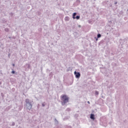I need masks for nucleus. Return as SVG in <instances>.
<instances>
[{"label": "nucleus", "instance_id": "obj_15", "mask_svg": "<svg viewBox=\"0 0 128 128\" xmlns=\"http://www.w3.org/2000/svg\"><path fill=\"white\" fill-rule=\"evenodd\" d=\"M68 18L66 17V18H65V20H68Z\"/></svg>", "mask_w": 128, "mask_h": 128}, {"label": "nucleus", "instance_id": "obj_7", "mask_svg": "<svg viewBox=\"0 0 128 128\" xmlns=\"http://www.w3.org/2000/svg\"><path fill=\"white\" fill-rule=\"evenodd\" d=\"M80 16H77L76 17H75V18H76V20H80Z\"/></svg>", "mask_w": 128, "mask_h": 128}, {"label": "nucleus", "instance_id": "obj_21", "mask_svg": "<svg viewBox=\"0 0 128 128\" xmlns=\"http://www.w3.org/2000/svg\"><path fill=\"white\" fill-rule=\"evenodd\" d=\"M55 120H56V121H57V122H58V120H56V119H55Z\"/></svg>", "mask_w": 128, "mask_h": 128}, {"label": "nucleus", "instance_id": "obj_9", "mask_svg": "<svg viewBox=\"0 0 128 128\" xmlns=\"http://www.w3.org/2000/svg\"><path fill=\"white\" fill-rule=\"evenodd\" d=\"M95 94H96V95L98 94V91H96Z\"/></svg>", "mask_w": 128, "mask_h": 128}, {"label": "nucleus", "instance_id": "obj_16", "mask_svg": "<svg viewBox=\"0 0 128 128\" xmlns=\"http://www.w3.org/2000/svg\"><path fill=\"white\" fill-rule=\"evenodd\" d=\"M78 28H80V25H78Z\"/></svg>", "mask_w": 128, "mask_h": 128}, {"label": "nucleus", "instance_id": "obj_10", "mask_svg": "<svg viewBox=\"0 0 128 128\" xmlns=\"http://www.w3.org/2000/svg\"><path fill=\"white\" fill-rule=\"evenodd\" d=\"M12 74H16V71L14 70L12 71Z\"/></svg>", "mask_w": 128, "mask_h": 128}, {"label": "nucleus", "instance_id": "obj_19", "mask_svg": "<svg viewBox=\"0 0 128 128\" xmlns=\"http://www.w3.org/2000/svg\"><path fill=\"white\" fill-rule=\"evenodd\" d=\"M13 66H14V64H12Z\"/></svg>", "mask_w": 128, "mask_h": 128}, {"label": "nucleus", "instance_id": "obj_18", "mask_svg": "<svg viewBox=\"0 0 128 128\" xmlns=\"http://www.w3.org/2000/svg\"><path fill=\"white\" fill-rule=\"evenodd\" d=\"M67 110H70V108H68V109H67Z\"/></svg>", "mask_w": 128, "mask_h": 128}, {"label": "nucleus", "instance_id": "obj_11", "mask_svg": "<svg viewBox=\"0 0 128 128\" xmlns=\"http://www.w3.org/2000/svg\"><path fill=\"white\" fill-rule=\"evenodd\" d=\"M15 124H16L14 123V122H13L12 123V126H14Z\"/></svg>", "mask_w": 128, "mask_h": 128}, {"label": "nucleus", "instance_id": "obj_20", "mask_svg": "<svg viewBox=\"0 0 128 128\" xmlns=\"http://www.w3.org/2000/svg\"><path fill=\"white\" fill-rule=\"evenodd\" d=\"M2 84V82H0V86Z\"/></svg>", "mask_w": 128, "mask_h": 128}, {"label": "nucleus", "instance_id": "obj_24", "mask_svg": "<svg viewBox=\"0 0 128 128\" xmlns=\"http://www.w3.org/2000/svg\"><path fill=\"white\" fill-rule=\"evenodd\" d=\"M96 40H98V38H96Z\"/></svg>", "mask_w": 128, "mask_h": 128}, {"label": "nucleus", "instance_id": "obj_14", "mask_svg": "<svg viewBox=\"0 0 128 128\" xmlns=\"http://www.w3.org/2000/svg\"><path fill=\"white\" fill-rule=\"evenodd\" d=\"M118 4V2H116L115 3H114V4Z\"/></svg>", "mask_w": 128, "mask_h": 128}, {"label": "nucleus", "instance_id": "obj_4", "mask_svg": "<svg viewBox=\"0 0 128 128\" xmlns=\"http://www.w3.org/2000/svg\"><path fill=\"white\" fill-rule=\"evenodd\" d=\"M90 118H91V120H94V114H91L90 116Z\"/></svg>", "mask_w": 128, "mask_h": 128}, {"label": "nucleus", "instance_id": "obj_8", "mask_svg": "<svg viewBox=\"0 0 128 128\" xmlns=\"http://www.w3.org/2000/svg\"><path fill=\"white\" fill-rule=\"evenodd\" d=\"M102 36V35L100 34H98V35H97V38H100Z\"/></svg>", "mask_w": 128, "mask_h": 128}, {"label": "nucleus", "instance_id": "obj_5", "mask_svg": "<svg viewBox=\"0 0 128 128\" xmlns=\"http://www.w3.org/2000/svg\"><path fill=\"white\" fill-rule=\"evenodd\" d=\"M76 16V12H74L72 15V18H74V20H75Z\"/></svg>", "mask_w": 128, "mask_h": 128}, {"label": "nucleus", "instance_id": "obj_13", "mask_svg": "<svg viewBox=\"0 0 128 128\" xmlns=\"http://www.w3.org/2000/svg\"><path fill=\"white\" fill-rule=\"evenodd\" d=\"M112 124V122H110L109 123L110 124Z\"/></svg>", "mask_w": 128, "mask_h": 128}, {"label": "nucleus", "instance_id": "obj_1", "mask_svg": "<svg viewBox=\"0 0 128 128\" xmlns=\"http://www.w3.org/2000/svg\"><path fill=\"white\" fill-rule=\"evenodd\" d=\"M25 102L24 108H26L27 112H30L32 110V101L28 98L25 100Z\"/></svg>", "mask_w": 128, "mask_h": 128}, {"label": "nucleus", "instance_id": "obj_25", "mask_svg": "<svg viewBox=\"0 0 128 128\" xmlns=\"http://www.w3.org/2000/svg\"><path fill=\"white\" fill-rule=\"evenodd\" d=\"M28 66H30V65H28Z\"/></svg>", "mask_w": 128, "mask_h": 128}, {"label": "nucleus", "instance_id": "obj_3", "mask_svg": "<svg viewBox=\"0 0 128 128\" xmlns=\"http://www.w3.org/2000/svg\"><path fill=\"white\" fill-rule=\"evenodd\" d=\"M74 74L76 76V78H80V72H76V71H75L74 72Z\"/></svg>", "mask_w": 128, "mask_h": 128}, {"label": "nucleus", "instance_id": "obj_17", "mask_svg": "<svg viewBox=\"0 0 128 128\" xmlns=\"http://www.w3.org/2000/svg\"><path fill=\"white\" fill-rule=\"evenodd\" d=\"M88 104H90V101H88Z\"/></svg>", "mask_w": 128, "mask_h": 128}, {"label": "nucleus", "instance_id": "obj_6", "mask_svg": "<svg viewBox=\"0 0 128 128\" xmlns=\"http://www.w3.org/2000/svg\"><path fill=\"white\" fill-rule=\"evenodd\" d=\"M4 30L5 32H10V29H8V28H5Z\"/></svg>", "mask_w": 128, "mask_h": 128}, {"label": "nucleus", "instance_id": "obj_23", "mask_svg": "<svg viewBox=\"0 0 128 128\" xmlns=\"http://www.w3.org/2000/svg\"><path fill=\"white\" fill-rule=\"evenodd\" d=\"M8 57L10 58V54H8Z\"/></svg>", "mask_w": 128, "mask_h": 128}, {"label": "nucleus", "instance_id": "obj_22", "mask_svg": "<svg viewBox=\"0 0 128 128\" xmlns=\"http://www.w3.org/2000/svg\"><path fill=\"white\" fill-rule=\"evenodd\" d=\"M77 2H80V0H77Z\"/></svg>", "mask_w": 128, "mask_h": 128}, {"label": "nucleus", "instance_id": "obj_12", "mask_svg": "<svg viewBox=\"0 0 128 128\" xmlns=\"http://www.w3.org/2000/svg\"><path fill=\"white\" fill-rule=\"evenodd\" d=\"M44 106H46L44 104H42V106L44 107Z\"/></svg>", "mask_w": 128, "mask_h": 128}, {"label": "nucleus", "instance_id": "obj_2", "mask_svg": "<svg viewBox=\"0 0 128 128\" xmlns=\"http://www.w3.org/2000/svg\"><path fill=\"white\" fill-rule=\"evenodd\" d=\"M62 106H64L66 102H68V100H70V98H68L66 95H64L62 96Z\"/></svg>", "mask_w": 128, "mask_h": 128}]
</instances>
